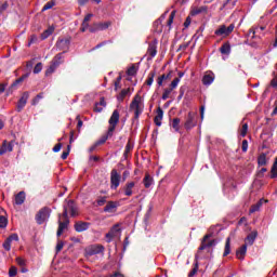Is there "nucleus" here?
I'll return each mask as SVG.
<instances>
[{"mask_svg":"<svg viewBox=\"0 0 277 277\" xmlns=\"http://www.w3.org/2000/svg\"><path fill=\"white\" fill-rule=\"evenodd\" d=\"M118 122H120V111H118V109L114 110L108 123V131L105 135H103L97 142H96V146H101L103 144H105V142H107V140H109V137H114V132L116 131V127L118 126Z\"/></svg>","mask_w":277,"mask_h":277,"instance_id":"nucleus-1","label":"nucleus"},{"mask_svg":"<svg viewBox=\"0 0 277 277\" xmlns=\"http://www.w3.org/2000/svg\"><path fill=\"white\" fill-rule=\"evenodd\" d=\"M130 111L134 113L133 122H137L140 120V116L144 113V102L142 101V96L135 95L130 104Z\"/></svg>","mask_w":277,"mask_h":277,"instance_id":"nucleus-2","label":"nucleus"},{"mask_svg":"<svg viewBox=\"0 0 277 277\" xmlns=\"http://www.w3.org/2000/svg\"><path fill=\"white\" fill-rule=\"evenodd\" d=\"M235 31V24H230L229 26L226 27V25H221L217 27V29L214 30V36L216 38H228L229 35Z\"/></svg>","mask_w":277,"mask_h":277,"instance_id":"nucleus-3","label":"nucleus"},{"mask_svg":"<svg viewBox=\"0 0 277 277\" xmlns=\"http://www.w3.org/2000/svg\"><path fill=\"white\" fill-rule=\"evenodd\" d=\"M68 224H70V220L68 216L64 217L63 214L58 215V229L56 232L57 237H62L65 230H68Z\"/></svg>","mask_w":277,"mask_h":277,"instance_id":"nucleus-4","label":"nucleus"},{"mask_svg":"<svg viewBox=\"0 0 277 277\" xmlns=\"http://www.w3.org/2000/svg\"><path fill=\"white\" fill-rule=\"evenodd\" d=\"M85 256H94L96 254H103L105 247L103 245H91L84 250Z\"/></svg>","mask_w":277,"mask_h":277,"instance_id":"nucleus-5","label":"nucleus"},{"mask_svg":"<svg viewBox=\"0 0 277 277\" xmlns=\"http://www.w3.org/2000/svg\"><path fill=\"white\" fill-rule=\"evenodd\" d=\"M51 217V209L44 207L36 215L37 224H44Z\"/></svg>","mask_w":277,"mask_h":277,"instance_id":"nucleus-6","label":"nucleus"},{"mask_svg":"<svg viewBox=\"0 0 277 277\" xmlns=\"http://www.w3.org/2000/svg\"><path fill=\"white\" fill-rule=\"evenodd\" d=\"M68 213H70L71 217L77 215V206H75V201L68 200L66 205H64L63 217H68Z\"/></svg>","mask_w":277,"mask_h":277,"instance_id":"nucleus-7","label":"nucleus"},{"mask_svg":"<svg viewBox=\"0 0 277 277\" xmlns=\"http://www.w3.org/2000/svg\"><path fill=\"white\" fill-rule=\"evenodd\" d=\"M122 175L118 173V170L113 169L110 172V189H118L120 187V180Z\"/></svg>","mask_w":277,"mask_h":277,"instance_id":"nucleus-8","label":"nucleus"},{"mask_svg":"<svg viewBox=\"0 0 277 277\" xmlns=\"http://www.w3.org/2000/svg\"><path fill=\"white\" fill-rule=\"evenodd\" d=\"M111 22H100L95 23L92 27L89 28L91 34H96V31H105V29H109Z\"/></svg>","mask_w":277,"mask_h":277,"instance_id":"nucleus-9","label":"nucleus"},{"mask_svg":"<svg viewBox=\"0 0 277 277\" xmlns=\"http://www.w3.org/2000/svg\"><path fill=\"white\" fill-rule=\"evenodd\" d=\"M184 127L187 131L194 129L196 127V113L189 111L186 121L184 123Z\"/></svg>","mask_w":277,"mask_h":277,"instance_id":"nucleus-10","label":"nucleus"},{"mask_svg":"<svg viewBox=\"0 0 277 277\" xmlns=\"http://www.w3.org/2000/svg\"><path fill=\"white\" fill-rule=\"evenodd\" d=\"M213 246H215V240H211V235L207 234L201 241L199 251L207 250L208 248H213Z\"/></svg>","mask_w":277,"mask_h":277,"instance_id":"nucleus-11","label":"nucleus"},{"mask_svg":"<svg viewBox=\"0 0 277 277\" xmlns=\"http://www.w3.org/2000/svg\"><path fill=\"white\" fill-rule=\"evenodd\" d=\"M56 49L58 51H63V55L70 49V40L69 39H58L56 42Z\"/></svg>","mask_w":277,"mask_h":277,"instance_id":"nucleus-12","label":"nucleus"},{"mask_svg":"<svg viewBox=\"0 0 277 277\" xmlns=\"http://www.w3.org/2000/svg\"><path fill=\"white\" fill-rule=\"evenodd\" d=\"M159 44V41L157 39H154L147 49V55L148 60H153L157 55V45Z\"/></svg>","mask_w":277,"mask_h":277,"instance_id":"nucleus-13","label":"nucleus"},{"mask_svg":"<svg viewBox=\"0 0 277 277\" xmlns=\"http://www.w3.org/2000/svg\"><path fill=\"white\" fill-rule=\"evenodd\" d=\"M27 101H29V92H24L21 98L17 102L16 109L17 111H23L25 109V105H27Z\"/></svg>","mask_w":277,"mask_h":277,"instance_id":"nucleus-14","label":"nucleus"},{"mask_svg":"<svg viewBox=\"0 0 277 277\" xmlns=\"http://www.w3.org/2000/svg\"><path fill=\"white\" fill-rule=\"evenodd\" d=\"M12 241H18V234H12L3 242V248L4 250H6V252H10V250H12Z\"/></svg>","mask_w":277,"mask_h":277,"instance_id":"nucleus-15","label":"nucleus"},{"mask_svg":"<svg viewBox=\"0 0 277 277\" xmlns=\"http://www.w3.org/2000/svg\"><path fill=\"white\" fill-rule=\"evenodd\" d=\"M61 64H64V53H58L54 56L50 70H55Z\"/></svg>","mask_w":277,"mask_h":277,"instance_id":"nucleus-16","label":"nucleus"},{"mask_svg":"<svg viewBox=\"0 0 277 277\" xmlns=\"http://www.w3.org/2000/svg\"><path fill=\"white\" fill-rule=\"evenodd\" d=\"M118 207H120L118 201H108L104 208V213H116Z\"/></svg>","mask_w":277,"mask_h":277,"instance_id":"nucleus-17","label":"nucleus"},{"mask_svg":"<svg viewBox=\"0 0 277 277\" xmlns=\"http://www.w3.org/2000/svg\"><path fill=\"white\" fill-rule=\"evenodd\" d=\"M74 228L76 233H83L90 228V223L78 221L75 223Z\"/></svg>","mask_w":277,"mask_h":277,"instance_id":"nucleus-18","label":"nucleus"},{"mask_svg":"<svg viewBox=\"0 0 277 277\" xmlns=\"http://www.w3.org/2000/svg\"><path fill=\"white\" fill-rule=\"evenodd\" d=\"M12 150H14V145L12 143H8V141H4L0 148V156L5 155V153H12Z\"/></svg>","mask_w":277,"mask_h":277,"instance_id":"nucleus-19","label":"nucleus"},{"mask_svg":"<svg viewBox=\"0 0 277 277\" xmlns=\"http://www.w3.org/2000/svg\"><path fill=\"white\" fill-rule=\"evenodd\" d=\"M213 81H215V74H213L212 71L205 74L202 78L203 85H211Z\"/></svg>","mask_w":277,"mask_h":277,"instance_id":"nucleus-20","label":"nucleus"},{"mask_svg":"<svg viewBox=\"0 0 277 277\" xmlns=\"http://www.w3.org/2000/svg\"><path fill=\"white\" fill-rule=\"evenodd\" d=\"M209 12V8L207 5L194 8L190 11V16H198V14H207Z\"/></svg>","mask_w":277,"mask_h":277,"instance_id":"nucleus-21","label":"nucleus"},{"mask_svg":"<svg viewBox=\"0 0 277 277\" xmlns=\"http://www.w3.org/2000/svg\"><path fill=\"white\" fill-rule=\"evenodd\" d=\"M134 187H135V182L127 183L122 188L124 196H133Z\"/></svg>","mask_w":277,"mask_h":277,"instance_id":"nucleus-22","label":"nucleus"},{"mask_svg":"<svg viewBox=\"0 0 277 277\" xmlns=\"http://www.w3.org/2000/svg\"><path fill=\"white\" fill-rule=\"evenodd\" d=\"M156 116L154 118V122L156 127H161V120H163V109L161 107L157 108Z\"/></svg>","mask_w":277,"mask_h":277,"instance_id":"nucleus-23","label":"nucleus"},{"mask_svg":"<svg viewBox=\"0 0 277 277\" xmlns=\"http://www.w3.org/2000/svg\"><path fill=\"white\" fill-rule=\"evenodd\" d=\"M248 252V245H242L237 251H236V256L240 261H243L246 258V253Z\"/></svg>","mask_w":277,"mask_h":277,"instance_id":"nucleus-24","label":"nucleus"},{"mask_svg":"<svg viewBox=\"0 0 277 277\" xmlns=\"http://www.w3.org/2000/svg\"><path fill=\"white\" fill-rule=\"evenodd\" d=\"M27 77H29V74H25V75L21 76L18 79H16L9 88V92L16 90V87L18 85V83H23L25 81V79H27Z\"/></svg>","mask_w":277,"mask_h":277,"instance_id":"nucleus-25","label":"nucleus"},{"mask_svg":"<svg viewBox=\"0 0 277 277\" xmlns=\"http://www.w3.org/2000/svg\"><path fill=\"white\" fill-rule=\"evenodd\" d=\"M258 235L259 233L256 230L251 232L246 238V243L252 246V243H254V241L256 240Z\"/></svg>","mask_w":277,"mask_h":277,"instance_id":"nucleus-26","label":"nucleus"},{"mask_svg":"<svg viewBox=\"0 0 277 277\" xmlns=\"http://www.w3.org/2000/svg\"><path fill=\"white\" fill-rule=\"evenodd\" d=\"M25 192H19L16 196H15V205L21 206L25 202Z\"/></svg>","mask_w":277,"mask_h":277,"instance_id":"nucleus-27","label":"nucleus"},{"mask_svg":"<svg viewBox=\"0 0 277 277\" xmlns=\"http://www.w3.org/2000/svg\"><path fill=\"white\" fill-rule=\"evenodd\" d=\"M220 52L222 53V55H230V43H223V45L220 48Z\"/></svg>","mask_w":277,"mask_h":277,"instance_id":"nucleus-28","label":"nucleus"},{"mask_svg":"<svg viewBox=\"0 0 277 277\" xmlns=\"http://www.w3.org/2000/svg\"><path fill=\"white\" fill-rule=\"evenodd\" d=\"M54 31H55V27L50 26L48 29H45L41 34V40H47V38H49V36H52Z\"/></svg>","mask_w":277,"mask_h":277,"instance_id":"nucleus-29","label":"nucleus"},{"mask_svg":"<svg viewBox=\"0 0 277 277\" xmlns=\"http://www.w3.org/2000/svg\"><path fill=\"white\" fill-rule=\"evenodd\" d=\"M171 127H172V129H174V131L176 133H179V131H181V119L180 118H174L172 120Z\"/></svg>","mask_w":277,"mask_h":277,"instance_id":"nucleus-30","label":"nucleus"},{"mask_svg":"<svg viewBox=\"0 0 277 277\" xmlns=\"http://www.w3.org/2000/svg\"><path fill=\"white\" fill-rule=\"evenodd\" d=\"M258 164H259V166H267V154L262 153V154L258 157Z\"/></svg>","mask_w":277,"mask_h":277,"instance_id":"nucleus-31","label":"nucleus"},{"mask_svg":"<svg viewBox=\"0 0 277 277\" xmlns=\"http://www.w3.org/2000/svg\"><path fill=\"white\" fill-rule=\"evenodd\" d=\"M143 185L146 189H148L150 185H153V177L146 174L145 177L143 179Z\"/></svg>","mask_w":277,"mask_h":277,"instance_id":"nucleus-32","label":"nucleus"},{"mask_svg":"<svg viewBox=\"0 0 277 277\" xmlns=\"http://www.w3.org/2000/svg\"><path fill=\"white\" fill-rule=\"evenodd\" d=\"M228 254H230V238L226 239L223 256H228Z\"/></svg>","mask_w":277,"mask_h":277,"instance_id":"nucleus-33","label":"nucleus"},{"mask_svg":"<svg viewBox=\"0 0 277 277\" xmlns=\"http://www.w3.org/2000/svg\"><path fill=\"white\" fill-rule=\"evenodd\" d=\"M42 98H44V93L37 94V96L35 98H32L31 105L32 106L38 105V103H40V101H42Z\"/></svg>","mask_w":277,"mask_h":277,"instance_id":"nucleus-34","label":"nucleus"},{"mask_svg":"<svg viewBox=\"0 0 277 277\" xmlns=\"http://www.w3.org/2000/svg\"><path fill=\"white\" fill-rule=\"evenodd\" d=\"M179 83H181V78H174L173 81L170 84V90H176L179 88Z\"/></svg>","mask_w":277,"mask_h":277,"instance_id":"nucleus-35","label":"nucleus"},{"mask_svg":"<svg viewBox=\"0 0 277 277\" xmlns=\"http://www.w3.org/2000/svg\"><path fill=\"white\" fill-rule=\"evenodd\" d=\"M133 150V144H131V141H129L126 145V149H124V157L129 156V153H131Z\"/></svg>","mask_w":277,"mask_h":277,"instance_id":"nucleus-36","label":"nucleus"},{"mask_svg":"<svg viewBox=\"0 0 277 277\" xmlns=\"http://www.w3.org/2000/svg\"><path fill=\"white\" fill-rule=\"evenodd\" d=\"M54 5H55L54 0L47 2L42 9V12H47V10H51Z\"/></svg>","mask_w":277,"mask_h":277,"instance_id":"nucleus-37","label":"nucleus"},{"mask_svg":"<svg viewBox=\"0 0 277 277\" xmlns=\"http://www.w3.org/2000/svg\"><path fill=\"white\" fill-rule=\"evenodd\" d=\"M170 94H172V89H164L162 93V101H168V98H170Z\"/></svg>","mask_w":277,"mask_h":277,"instance_id":"nucleus-38","label":"nucleus"},{"mask_svg":"<svg viewBox=\"0 0 277 277\" xmlns=\"http://www.w3.org/2000/svg\"><path fill=\"white\" fill-rule=\"evenodd\" d=\"M240 135L241 137H246L248 135V123H243L240 129Z\"/></svg>","mask_w":277,"mask_h":277,"instance_id":"nucleus-39","label":"nucleus"},{"mask_svg":"<svg viewBox=\"0 0 277 277\" xmlns=\"http://www.w3.org/2000/svg\"><path fill=\"white\" fill-rule=\"evenodd\" d=\"M8 226V219L3 215H0V228H6Z\"/></svg>","mask_w":277,"mask_h":277,"instance_id":"nucleus-40","label":"nucleus"},{"mask_svg":"<svg viewBox=\"0 0 277 277\" xmlns=\"http://www.w3.org/2000/svg\"><path fill=\"white\" fill-rule=\"evenodd\" d=\"M18 274V269L16 268V266H11L9 269V276L10 277H14Z\"/></svg>","mask_w":277,"mask_h":277,"instance_id":"nucleus-41","label":"nucleus"},{"mask_svg":"<svg viewBox=\"0 0 277 277\" xmlns=\"http://www.w3.org/2000/svg\"><path fill=\"white\" fill-rule=\"evenodd\" d=\"M36 64V58H32L26 63V70H31Z\"/></svg>","mask_w":277,"mask_h":277,"instance_id":"nucleus-42","label":"nucleus"},{"mask_svg":"<svg viewBox=\"0 0 277 277\" xmlns=\"http://www.w3.org/2000/svg\"><path fill=\"white\" fill-rule=\"evenodd\" d=\"M174 16H176V11H172L170 16H169V21H168V26L171 27L172 24L174 23Z\"/></svg>","mask_w":277,"mask_h":277,"instance_id":"nucleus-43","label":"nucleus"},{"mask_svg":"<svg viewBox=\"0 0 277 277\" xmlns=\"http://www.w3.org/2000/svg\"><path fill=\"white\" fill-rule=\"evenodd\" d=\"M163 18L164 17H160L154 23V27H157L158 31H161V23H163Z\"/></svg>","mask_w":277,"mask_h":277,"instance_id":"nucleus-44","label":"nucleus"},{"mask_svg":"<svg viewBox=\"0 0 277 277\" xmlns=\"http://www.w3.org/2000/svg\"><path fill=\"white\" fill-rule=\"evenodd\" d=\"M16 263L17 265H19V267H25V265H27V261L23 258H16Z\"/></svg>","mask_w":277,"mask_h":277,"instance_id":"nucleus-45","label":"nucleus"},{"mask_svg":"<svg viewBox=\"0 0 277 277\" xmlns=\"http://www.w3.org/2000/svg\"><path fill=\"white\" fill-rule=\"evenodd\" d=\"M153 81H155V72H150L146 80L147 85H153Z\"/></svg>","mask_w":277,"mask_h":277,"instance_id":"nucleus-46","label":"nucleus"},{"mask_svg":"<svg viewBox=\"0 0 277 277\" xmlns=\"http://www.w3.org/2000/svg\"><path fill=\"white\" fill-rule=\"evenodd\" d=\"M69 155H70V145L67 146V150L62 153L61 159H68Z\"/></svg>","mask_w":277,"mask_h":277,"instance_id":"nucleus-47","label":"nucleus"},{"mask_svg":"<svg viewBox=\"0 0 277 277\" xmlns=\"http://www.w3.org/2000/svg\"><path fill=\"white\" fill-rule=\"evenodd\" d=\"M259 209H261V203L253 205L250 208L249 213H256V211H259Z\"/></svg>","mask_w":277,"mask_h":277,"instance_id":"nucleus-48","label":"nucleus"},{"mask_svg":"<svg viewBox=\"0 0 277 277\" xmlns=\"http://www.w3.org/2000/svg\"><path fill=\"white\" fill-rule=\"evenodd\" d=\"M195 274H198V262L195 263V267L189 272L188 277H194Z\"/></svg>","mask_w":277,"mask_h":277,"instance_id":"nucleus-49","label":"nucleus"},{"mask_svg":"<svg viewBox=\"0 0 277 277\" xmlns=\"http://www.w3.org/2000/svg\"><path fill=\"white\" fill-rule=\"evenodd\" d=\"M36 42H38V36L32 35V36L30 37V40H29L27 47H31V44H36Z\"/></svg>","mask_w":277,"mask_h":277,"instance_id":"nucleus-50","label":"nucleus"},{"mask_svg":"<svg viewBox=\"0 0 277 277\" xmlns=\"http://www.w3.org/2000/svg\"><path fill=\"white\" fill-rule=\"evenodd\" d=\"M105 202H107V197H101V198L97 199V201H96L97 207H103V205H105Z\"/></svg>","mask_w":277,"mask_h":277,"instance_id":"nucleus-51","label":"nucleus"},{"mask_svg":"<svg viewBox=\"0 0 277 277\" xmlns=\"http://www.w3.org/2000/svg\"><path fill=\"white\" fill-rule=\"evenodd\" d=\"M90 28V24L88 22H82V26L80 28V31L85 32Z\"/></svg>","mask_w":277,"mask_h":277,"instance_id":"nucleus-52","label":"nucleus"},{"mask_svg":"<svg viewBox=\"0 0 277 277\" xmlns=\"http://www.w3.org/2000/svg\"><path fill=\"white\" fill-rule=\"evenodd\" d=\"M271 179H277V167H272Z\"/></svg>","mask_w":277,"mask_h":277,"instance_id":"nucleus-53","label":"nucleus"},{"mask_svg":"<svg viewBox=\"0 0 277 277\" xmlns=\"http://www.w3.org/2000/svg\"><path fill=\"white\" fill-rule=\"evenodd\" d=\"M241 150L242 153H248V140L242 141Z\"/></svg>","mask_w":277,"mask_h":277,"instance_id":"nucleus-54","label":"nucleus"},{"mask_svg":"<svg viewBox=\"0 0 277 277\" xmlns=\"http://www.w3.org/2000/svg\"><path fill=\"white\" fill-rule=\"evenodd\" d=\"M105 107L101 106V104H95L94 106V111H96L97 114H101V111H103Z\"/></svg>","mask_w":277,"mask_h":277,"instance_id":"nucleus-55","label":"nucleus"},{"mask_svg":"<svg viewBox=\"0 0 277 277\" xmlns=\"http://www.w3.org/2000/svg\"><path fill=\"white\" fill-rule=\"evenodd\" d=\"M63 248H64V242L58 241L56 245V252H62Z\"/></svg>","mask_w":277,"mask_h":277,"instance_id":"nucleus-56","label":"nucleus"},{"mask_svg":"<svg viewBox=\"0 0 277 277\" xmlns=\"http://www.w3.org/2000/svg\"><path fill=\"white\" fill-rule=\"evenodd\" d=\"M127 94H129V90L123 89V90L120 92V94H119V98H121V101H122V98H124V96H127Z\"/></svg>","mask_w":277,"mask_h":277,"instance_id":"nucleus-57","label":"nucleus"},{"mask_svg":"<svg viewBox=\"0 0 277 277\" xmlns=\"http://www.w3.org/2000/svg\"><path fill=\"white\" fill-rule=\"evenodd\" d=\"M140 69V63L133 64L130 67H128V70H138Z\"/></svg>","mask_w":277,"mask_h":277,"instance_id":"nucleus-58","label":"nucleus"},{"mask_svg":"<svg viewBox=\"0 0 277 277\" xmlns=\"http://www.w3.org/2000/svg\"><path fill=\"white\" fill-rule=\"evenodd\" d=\"M60 150H62V143H58L53 147V153H60Z\"/></svg>","mask_w":277,"mask_h":277,"instance_id":"nucleus-59","label":"nucleus"},{"mask_svg":"<svg viewBox=\"0 0 277 277\" xmlns=\"http://www.w3.org/2000/svg\"><path fill=\"white\" fill-rule=\"evenodd\" d=\"M101 107H107V103L105 102V97H101L100 103H96Z\"/></svg>","mask_w":277,"mask_h":277,"instance_id":"nucleus-60","label":"nucleus"},{"mask_svg":"<svg viewBox=\"0 0 277 277\" xmlns=\"http://www.w3.org/2000/svg\"><path fill=\"white\" fill-rule=\"evenodd\" d=\"M92 16H94V14L89 13L88 15H85L83 22H84V23H90V21L92 19Z\"/></svg>","mask_w":277,"mask_h":277,"instance_id":"nucleus-61","label":"nucleus"},{"mask_svg":"<svg viewBox=\"0 0 277 277\" xmlns=\"http://www.w3.org/2000/svg\"><path fill=\"white\" fill-rule=\"evenodd\" d=\"M92 16H94V14L89 13L88 15H85L83 22H84V23H90V21L92 19Z\"/></svg>","mask_w":277,"mask_h":277,"instance_id":"nucleus-62","label":"nucleus"},{"mask_svg":"<svg viewBox=\"0 0 277 277\" xmlns=\"http://www.w3.org/2000/svg\"><path fill=\"white\" fill-rule=\"evenodd\" d=\"M42 68H43L42 63H37V64L35 65L34 70H42Z\"/></svg>","mask_w":277,"mask_h":277,"instance_id":"nucleus-63","label":"nucleus"},{"mask_svg":"<svg viewBox=\"0 0 277 277\" xmlns=\"http://www.w3.org/2000/svg\"><path fill=\"white\" fill-rule=\"evenodd\" d=\"M131 174V172H129V171H124L123 173H122V179H123V181H127V179H129V175Z\"/></svg>","mask_w":277,"mask_h":277,"instance_id":"nucleus-64","label":"nucleus"}]
</instances>
